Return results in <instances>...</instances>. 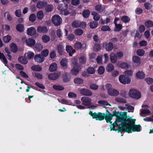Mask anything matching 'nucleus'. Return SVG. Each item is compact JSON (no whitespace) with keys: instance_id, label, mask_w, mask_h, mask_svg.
<instances>
[{"instance_id":"obj_1","label":"nucleus","mask_w":153,"mask_h":153,"mask_svg":"<svg viewBox=\"0 0 153 153\" xmlns=\"http://www.w3.org/2000/svg\"><path fill=\"white\" fill-rule=\"evenodd\" d=\"M128 118L126 120V125L128 126V130H126L128 133H132L133 132H139L141 131V125L140 124H135L136 119L131 118V117Z\"/></svg>"},{"instance_id":"obj_2","label":"nucleus","mask_w":153,"mask_h":153,"mask_svg":"<svg viewBox=\"0 0 153 153\" xmlns=\"http://www.w3.org/2000/svg\"><path fill=\"white\" fill-rule=\"evenodd\" d=\"M89 114L94 119H95L97 120L102 121L104 120L105 118V114L99 112L97 113L95 112L93 113L91 111L89 112Z\"/></svg>"},{"instance_id":"obj_3","label":"nucleus","mask_w":153,"mask_h":153,"mask_svg":"<svg viewBox=\"0 0 153 153\" xmlns=\"http://www.w3.org/2000/svg\"><path fill=\"white\" fill-rule=\"evenodd\" d=\"M129 95L133 99L138 100L141 98V95L138 90L134 88H131L129 90Z\"/></svg>"},{"instance_id":"obj_4","label":"nucleus","mask_w":153,"mask_h":153,"mask_svg":"<svg viewBox=\"0 0 153 153\" xmlns=\"http://www.w3.org/2000/svg\"><path fill=\"white\" fill-rule=\"evenodd\" d=\"M53 23L55 26H58L61 25L62 22V18L58 15L53 16L51 18Z\"/></svg>"},{"instance_id":"obj_5","label":"nucleus","mask_w":153,"mask_h":153,"mask_svg":"<svg viewBox=\"0 0 153 153\" xmlns=\"http://www.w3.org/2000/svg\"><path fill=\"white\" fill-rule=\"evenodd\" d=\"M126 115L124 114L123 115L121 116L122 119H120L118 117L116 118L115 121L110 126H112V127H115V126H117L118 125L117 123L120 122H121V124H126Z\"/></svg>"},{"instance_id":"obj_6","label":"nucleus","mask_w":153,"mask_h":153,"mask_svg":"<svg viewBox=\"0 0 153 153\" xmlns=\"http://www.w3.org/2000/svg\"><path fill=\"white\" fill-rule=\"evenodd\" d=\"M119 79L120 82L123 84H129L131 81V79L129 76L124 75H120Z\"/></svg>"},{"instance_id":"obj_7","label":"nucleus","mask_w":153,"mask_h":153,"mask_svg":"<svg viewBox=\"0 0 153 153\" xmlns=\"http://www.w3.org/2000/svg\"><path fill=\"white\" fill-rule=\"evenodd\" d=\"M82 104L85 106H89L91 105V99L86 97H83L81 99Z\"/></svg>"},{"instance_id":"obj_8","label":"nucleus","mask_w":153,"mask_h":153,"mask_svg":"<svg viewBox=\"0 0 153 153\" xmlns=\"http://www.w3.org/2000/svg\"><path fill=\"white\" fill-rule=\"evenodd\" d=\"M126 114V120L127 119V112H119V111H117L116 110H115L113 112V114H111V115L112 116V117L114 116H116V118H118L120 119H122L121 116L123 115V114Z\"/></svg>"},{"instance_id":"obj_9","label":"nucleus","mask_w":153,"mask_h":153,"mask_svg":"<svg viewBox=\"0 0 153 153\" xmlns=\"http://www.w3.org/2000/svg\"><path fill=\"white\" fill-rule=\"evenodd\" d=\"M102 47L105 48L107 51H110L113 49L114 45L111 42L108 43L105 42L103 44Z\"/></svg>"},{"instance_id":"obj_10","label":"nucleus","mask_w":153,"mask_h":153,"mask_svg":"<svg viewBox=\"0 0 153 153\" xmlns=\"http://www.w3.org/2000/svg\"><path fill=\"white\" fill-rule=\"evenodd\" d=\"M61 75V72H58L54 73H50L48 75V78L51 80H55L58 78Z\"/></svg>"},{"instance_id":"obj_11","label":"nucleus","mask_w":153,"mask_h":153,"mask_svg":"<svg viewBox=\"0 0 153 153\" xmlns=\"http://www.w3.org/2000/svg\"><path fill=\"white\" fill-rule=\"evenodd\" d=\"M80 93L82 94L87 96H91L92 94L91 91L85 88L81 89L80 90Z\"/></svg>"},{"instance_id":"obj_12","label":"nucleus","mask_w":153,"mask_h":153,"mask_svg":"<svg viewBox=\"0 0 153 153\" xmlns=\"http://www.w3.org/2000/svg\"><path fill=\"white\" fill-rule=\"evenodd\" d=\"M65 48L67 52L68 53L69 55L70 56H72L73 54L76 52L75 50L73 49L71 45H67Z\"/></svg>"},{"instance_id":"obj_13","label":"nucleus","mask_w":153,"mask_h":153,"mask_svg":"<svg viewBox=\"0 0 153 153\" xmlns=\"http://www.w3.org/2000/svg\"><path fill=\"white\" fill-rule=\"evenodd\" d=\"M47 4L48 2L46 1H40L37 3L36 7L39 9H42L45 7Z\"/></svg>"},{"instance_id":"obj_14","label":"nucleus","mask_w":153,"mask_h":153,"mask_svg":"<svg viewBox=\"0 0 153 153\" xmlns=\"http://www.w3.org/2000/svg\"><path fill=\"white\" fill-rule=\"evenodd\" d=\"M68 7V4L66 3H64L63 4H59L57 6V9L60 10L62 13V14L63 10L67 9Z\"/></svg>"},{"instance_id":"obj_15","label":"nucleus","mask_w":153,"mask_h":153,"mask_svg":"<svg viewBox=\"0 0 153 153\" xmlns=\"http://www.w3.org/2000/svg\"><path fill=\"white\" fill-rule=\"evenodd\" d=\"M27 34L30 36L35 35L36 32V29L33 27H31L28 28L27 29Z\"/></svg>"},{"instance_id":"obj_16","label":"nucleus","mask_w":153,"mask_h":153,"mask_svg":"<svg viewBox=\"0 0 153 153\" xmlns=\"http://www.w3.org/2000/svg\"><path fill=\"white\" fill-rule=\"evenodd\" d=\"M71 78L70 74L68 73L65 72L62 75V80L64 82H68L70 80Z\"/></svg>"},{"instance_id":"obj_17","label":"nucleus","mask_w":153,"mask_h":153,"mask_svg":"<svg viewBox=\"0 0 153 153\" xmlns=\"http://www.w3.org/2000/svg\"><path fill=\"white\" fill-rule=\"evenodd\" d=\"M108 94L112 96H116L119 94V92L114 89H111L108 90Z\"/></svg>"},{"instance_id":"obj_18","label":"nucleus","mask_w":153,"mask_h":153,"mask_svg":"<svg viewBox=\"0 0 153 153\" xmlns=\"http://www.w3.org/2000/svg\"><path fill=\"white\" fill-rule=\"evenodd\" d=\"M119 125L122 126L121 127L119 126V130H118V132L119 133L120 132L121 133H123V131L125 132H127V131H126V130H128V127H127L126 125V124H119Z\"/></svg>"},{"instance_id":"obj_19","label":"nucleus","mask_w":153,"mask_h":153,"mask_svg":"<svg viewBox=\"0 0 153 153\" xmlns=\"http://www.w3.org/2000/svg\"><path fill=\"white\" fill-rule=\"evenodd\" d=\"M34 59L36 62L39 63L42 62L44 60V58L40 54L36 55Z\"/></svg>"},{"instance_id":"obj_20","label":"nucleus","mask_w":153,"mask_h":153,"mask_svg":"<svg viewBox=\"0 0 153 153\" xmlns=\"http://www.w3.org/2000/svg\"><path fill=\"white\" fill-rule=\"evenodd\" d=\"M57 67L56 63L53 62L50 65L49 70L50 72H54L57 70Z\"/></svg>"},{"instance_id":"obj_21","label":"nucleus","mask_w":153,"mask_h":153,"mask_svg":"<svg viewBox=\"0 0 153 153\" xmlns=\"http://www.w3.org/2000/svg\"><path fill=\"white\" fill-rule=\"evenodd\" d=\"M26 43L29 46L31 47L35 45L36 41L33 38H29L26 40Z\"/></svg>"},{"instance_id":"obj_22","label":"nucleus","mask_w":153,"mask_h":153,"mask_svg":"<svg viewBox=\"0 0 153 153\" xmlns=\"http://www.w3.org/2000/svg\"><path fill=\"white\" fill-rule=\"evenodd\" d=\"M110 59L111 62L113 64L116 63L117 61V57L116 54L114 53L111 54L110 56Z\"/></svg>"},{"instance_id":"obj_23","label":"nucleus","mask_w":153,"mask_h":153,"mask_svg":"<svg viewBox=\"0 0 153 153\" xmlns=\"http://www.w3.org/2000/svg\"><path fill=\"white\" fill-rule=\"evenodd\" d=\"M79 69L78 66H75L71 69V72L73 75H76L79 73Z\"/></svg>"},{"instance_id":"obj_24","label":"nucleus","mask_w":153,"mask_h":153,"mask_svg":"<svg viewBox=\"0 0 153 153\" xmlns=\"http://www.w3.org/2000/svg\"><path fill=\"white\" fill-rule=\"evenodd\" d=\"M37 31L39 33H45L48 32V30L45 26H39L37 28Z\"/></svg>"},{"instance_id":"obj_25","label":"nucleus","mask_w":153,"mask_h":153,"mask_svg":"<svg viewBox=\"0 0 153 153\" xmlns=\"http://www.w3.org/2000/svg\"><path fill=\"white\" fill-rule=\"evenodd\" d=\"M60 64L64 69L68 68L67 61L65 59H62L60 62Z\"/></svg>"},{"instance_id":"obj_26","label":"nucleus","mask_w":153,"mask_h":153,"mask_svg":"<svg viewBox=\"0 0 153 153\" xmlns=\"http://www.w3.org/2000/svg\"><path fill=\"white\" fill-rule=\"evenodd\" d=\"M16 29L19 32H22L24 30V25L21 24H18L16 26Z\"/></svg>"},{"instance_id":"obj_27","label":"nucleus","mask_w":153,"mask_h":153,"mask_svg":"<svg viewBox=\"0 0 153 153\" xmlns=\"http://www.w3.org/2000/svg\"><path fill=\"white\" fill-rule=\"evenodd\" d=\"M57 48L59 54L60 55H62L63 54L64 49L63 46L62 44H59L57 46Z\"/></svg>"},{"instance_id":"obj_28","label":"nucleus","mask_w":153,"mask_h":153,"mask_svg":"<svg viewBox=\"0 0 153 153\" xmlns=\"http://www.w3.org/2000/svg\"><path fill=\"white\" fill-rule=\"evenodd\" d=\"M90 13L91 12L89 10L86 9L83 10L82 15L84 18H87L88 17Z\"/></svg>"},{"instance_id":"obj_29","label":"nucleus","mask_w":153,"mask_h":153,"mask_svg":"<svg viewBox=\"0 0 153 153\" xmlns=\"http://www.w3.org/2000/svg\"><path fill=\"white\" fill-rule=\"evenodd\" d=\"M136 77L140 79H143L145 77V74L142 71H138L136 74Z\"/></svg>"},{"instance_id":"obj_30","label":"nucleus","mask_w":153,"mask_h":153,"mask_svg":"<svg viewBox=\"0 0 153 153\" xmlns=\"http://www.w3.org/2000/svg\"><path fill=\"white\" fill-rule=\"evenodd\" d=\"M117 66L120 68L124 69H127L128 68V64L124 62L119 64L118 63Z\"/></svg>"},{"instance_id":"obj_31","label":"nucleus","mask_w":153,"mask_h":153,"mask_svg":"<svg viewBox=\"0 0 153 153\" xmlns=\"http://www.w3.org/2000/svg\"><path fill=\"white\" fill-rule=\"evenodd\" d=\"M91 15L94 16L93 19L95 21H98L100 19V15L95 11L92 12Z\"/></svg>"},{"instance_id":"obj_32","label":"nucleus","mask_w":153,"mask_h":153,"mask_svg":"<svg viewBox=\"0 0 153 153\" xmlns=\"http://www.w3.org/2000/svg\"><path fill=\"white\" fill-rule=\"evenodd\" d=\"M95 10L99 13H100L103 11L104 8L101 4H97L95 7Z\"/></svg>"},{"instance_id":"obj_33","label":"nucleus","mask_w":153,"mask_h":153,"mask_svg":"<svg viewBox=\"0 0 153 153\" xmlns=\"http://www.w3.org/2000/svg\"><path fill=\"white\" fill-rule=\"evenodd\" d=\"M10 49L13 53H16L18 50V47L16 44L14 43H11L10 44Z\"/></svg>"},{"instance_id":"obj_34","label":"nucleus","mask_w":153,"mask_h":153,"mask_svg":"<svg viewBox=\"0 0 153 153\" xmlns=\"http://www.w3.org/2000/svg\"><path fill=\"white\" fill-rule=\"evenodd\" d=\"M34 47L36 50L39 51H41L43 48V45L40 43H37Z\"/></svg>"},{"instance_id":"obj_35","label":"nucleus","mask_w":153,"mask_h":153,"mask_svg":"<svg viewBox=\"0 0 153 153\" xmlns=\"http://www.w3.org/2000/svg\"><path fill=\"white\" fill-rule=\"evenodd\" d=\"M121 20L125 23L129 22L130 21V18L128 16H123L121 18Z\"/></svg>"},{"instance_id":"obj_36","label":"nucleus","mask_w":153,"mask_h":153,"mask_svg":"<svg viewBox=\"0 0 153 153\" xmlns=\"http://www.w3.org/2000/svg\"><path fill=\"white\" fill-rule=\"evenodd\" d=\"M37 16L38 19L41 20L44 16V14L43 11L42 10L38 11L37 14Z\"/></svg>"},{"instance_id":"obj_37","label":"nucleus","mask_w":153,"mask_h":153,"mask_svg":"<svg viewBox=\"0 0 153 153\" xmlns=\"http://www.w3.org/2000/svg\"><path fill=\"white\" fill-rule=\"evenodd\" d=\"M32 70L36 71H40L42 70V68L39 65H34L31 67Z\"/></svg>"},{"instance_id":"obj_38","label":"nucleus","mask_w":153,"mask_h":153,"mask_svg":"<svg viewBox=\"0 0 153 153\" xmlns=\"http://www.w3.org/2000/svg\"><path fill=\"white\" fill-rule=\"evenodd\" d=\"M74 83L77 84H80L83 83V79L80 78L76 77L74 80Z\"/></svg>"},{"instance_id":"obj_39","label":"nucleus","mask_w":153,"mask_h":153,"mask_svg":"<svg viewBox=\"0 0 153 153\" xmlns=\"http://www.w3.org/2000/svg\"><path fill=\"white\" fill-rule=\"evenodd\" d=\"M114 68V67L113 65L111 63L108 64L106 67V70L108 72L112 71Z\"/></svg>"},{"instance_id":"obj_40","label":"nucleus","mask_w":153,"mask_h":153,"mask_svg":"<svg viewBox=\"0 0 153 153\" xmlns=\"http://www.w3.org/2000/svg\"><path fill=\"white\" fill-rule=\"evenodd\" d=\"M110 115L111 114H109L108 115H106L105 114V119L107 123H111L112 122L111 121L113 117L112 116Z\"/></svg>"},{"instance_id":"obj_41","label":"nucleus","mask_w":153,"mask_h":153,"mask_svg":"<svg viewBox=\"0 0 153 153\" xmlns=\"http://www.w3.org/2000/svg\"><path fill=\"white\" fill-rule=\"evenodd\" d=\"M18 60L22 64H26L28 62V61L22 56L19 57Z\"/></svg>"},{"instance_id":"obj_42","label":"nucleus","mask_w":153,"mask_h":153,"mask_svg":"<svg viewBox=\"0 0 153 153\" xmlns=\"http://www.w3.org/2000/svg\"><path fill=\"white\" fill-rule=\"evenodd\" d=\"M86 71L89 74H94L96 71L94 67H89L86 69Z\"/></svg>"},{"instance_id":"obj_43","label":"nucleus","mask_w":153,"mask_h":153,"mask_svg":"<svg viewBox=\"0 0 153 153\" xmlns=\"http://www.w3.org/2000/svg\"><path fill=\"white\" fill-rule=\"evenodd\" d=\"M146 26L147 27H152L153 26V22L151 20H148L144 22Z\"/></svg>"},{"instance_id":"obj_44","label":"nucleus","mask_w":153,"mask_h":153,"mask_svg":"<svg viewBox=\"0 0 153 153\" xmlns=\"http://www.w3.org/2000/svg\"><path fill=\"white\" fill-rule=\"evenodd\" d=\"M101 49V46L100 44L96 43L94 44L93 48V50L96 52H98Z\"/></svg>"},{"instance_id":"obj_45","label":"nucleus","mask_w":153,"mask_h":153,"mask_svg":"<svg viewBox=\"0 0 153 153\" xmlns=\"http://www.w3.org/2000/svg\"><path fill=\"white\" fill-rule=\"evenodd\" d=\"M98 23L96 21H93L91 22L89 24V26L91 29H94L96 28L98 26Z\"/></svg>"},{"instance_id":"obj_46","label":"nucleus","mask_w":153,"mask_h":153,"mask_svg":"<svg viewBox=\"0 0 153 153\" xmlns=\"http://www.w3.org/2000/svg\"><path fill=\"white\" fill-rule=\"evenodd\" d=\"M132 60L134 63L140 64V59L138 56H133L132 57Z\"/></svg>"},{"instance_id":"obj_47","label":"nucleus","mask_w":153,"mask_h":153,"mask_svg":"<svg viewBox=\"0 0 153 153\" xmlns=\"http://www.w3.org/2000/svg\"><path fill=\"white\" fill-rule=\"evenodd\" d=\"M53 88L54 89L57 91L63 90L64 89L63 86L60 85H54L53 86Z\"/></svg>"},{"instance_id":"obj_48","label":"nucleus","mask_w":153,"mask_h":153,"mask_svg":"<svg viewBox=\"0 0 153 153\" xmlns=\"http://www.w3.org/2000/svg\"><path fill=\"white\" fill-rule=\"evenodd\" d=\"M115 101L119 103H125L127 102L126 100L125 99L119 97L116 98L115 99Z\"/></svg>"},{"instance_id":"obj_49","label":"nucleus","mask_w":153,"mask_h":153,"mask_svg":"<svg viewBox=\"0 0 153 153\" xmlns=\"http://www.w3.org/2000/svg\"><path fill=\"white\" fill-rule=\"evenodd\" d=\"M53 9V7L52 5H47L45 8V10L46 12H49L52 11Z\"/></svg>"},{"instance_id":"obj_50","label":"nucleus","mask_w":153,"mask_h":153,"mask_svg":"<svg viewBox=\"0 0 153 153\" xmlns=\"http://www.w3.org/2000/svg\"><path fill=\"white\" fill-rule=\"evenodd\" d=\"M6 18L8 20L10 21H11L12 20L13 18L11 16V15L10 14L9 12H6L5 13L4 17L6 18Z\"/></svg>"},{"instance_id":"obj_51","label":"nucleus","mask_w":153,"mask_h":153,"mask_svg":"<svg viewBox=\"0 0 153 153\" xmlns=\"http://www.w3.org/2000/svg\"><path fill=\"white\" fill-rule=\"evenodd\" d=\"M42 39L43 42L46 43L50 41V38L49 36L45 35L42 36Z\"/></svg>"},{"instance_id":"obj_52","label":"nucleus","mask_w":153,"mask_h":153,"mask_svg":"<svg viewBox=\"0 0 153 153\" xmlns=\"http://www.w3.org/2000/svg\"><path fill=\"white\" fill-rule=\"evenodd\" d=\"M83 33V31L81 29H77L74 31L75 34L77 36H81Z\"/></svg>"},{"instance_id":"obj_53","label":"nucleus","mask_w":153,"mask_h":153,"mask_svg":"<svg viewBox=\"0 0 153 153\" xmlns=\"http://www.w3.org/2000/svg\"><path fill=\"white\" fill-rule=\"evenodd\" d=\"M25 56L26 58L28 59H30L33 58L34 56V54L33 53L29 52L27 53H25Z\"/></svg>"},{"instance_id":"obj_54","label":"nucleus","mask_w":153,"mask_h":153,"mask_svg":"<svg viewBox=\"0 0 153 153\" xmlns=\"http://www.w3.org/2000/svg\"><path fill=\"white\" fill-rule=\"evenodd\" d=\"M145 51L143 49H139L137 51V55L140 56H142L144 54Z\"/></svg>"},{"instance_id":"obj_55","label":"nucleus","mask_w":153,"mask_h":153,"mask_svg":"<svg viewBox=\"0 0 153 153\" xmlns=\"http://www.w3.org/2000/svg\"><path fill=\"white\" fill-rule=\"evenodd\" d=\"M79 61L80 63L82 64H85L86 62V58L85 56H81L79 59Z\"/></svg>"},{"instance_id":"obj_56","label":"nucleus","mask_w":153,"mask_h":153,"mask_svg":"<svg viewBox=\"0 0 153 153\" xmlns=\"http://www.w3.org/2000/svg\"><path fill=\"white\" fill-rule=\"evenodd\" d=\"M36 16L34 13L31 14L29 17V20L30 22H34L36 19Z\"/></svg>"},{"instance_id":"obj_57","label":"nucleus","mask_w":153,"mask_h":153,"mask_svg":"<svg viewBox=\"0 0 153 153\" xmlns=\"http://www.w3.org/2000/svg\"><path fill=\"white\" fill-rule=\"evenodd\" d=\"M11 36L9 35H8L6 36H4L3 38L4 41L5 43H8L10 41L11 39Z\"/></svg>"},{"instance_id":"obj_58","label":"nucleus","mask_w":153,"mask_h":153,"mask_svg":"<svg viewBox=\"0 0 153 153\" xmlns=\"http://www.w3.org/2000/svg\"><path fill=\"white\" fill-rule=\"evenodd\" d=\"M111 29L110 27L107 25H103L101 27V30L102 31H110Z\"/></svg>"},{"instance_id":"obj_59","label":"nucleus","mask_w":153,"mask_h":153,"mask_svg":"<svg viewBox=\"0 0 153 153\" xmlns=\"http://www.w3.org/2000/svg\"><path fill=\"white\" fill-rule=\"evenodd\" d=\"M105 71V68L103 66H100L98 69V73L100 75L102 74Z\"/></svg>"},{"instance_id":"obj_60","label":"nucleus","mask_w":153,"mask_h":153,"mask_svg":"<svg viewBox=\"0 0 153 153\" xmlns=\"http://www.w3.org/2000/svg\"><path fill=\"white\" fill-rule=\"evenodd\" d=\"M122 25L120 24H118L115 25L114 28V30L116 32H118L120 31L122 28Z\"/></svg>"},{"instance_id":"obj_61","label":"nucleus","mask_w":153,"mask_h":153,"mask_svg":"<svg viewBox=\"0 0 153 153\" xmlns=\"http://www.w3.org/2000/svg\"><path fill=\"white\" fill-rule=\"evenodd\" d=\"M82 44L80 42H77L74 45L75 48L77 50L80 49L82 47Z\"/></svg>"},{"instance_id":"obj_62","label":"nucleus","mask_w":153,"mask_h":153,"mask_svg":"<svg viewBox=\"0 0 153 153\" xmlns=\"http://www.w3.org/2000/svg\"><path fill=\"white\" fill-rule=\"evenodd\" d=\"M99 86L95 84H92L90 86V88L93 90H96L98 89Z\"/></svg>"},{"instance_id":"obj_63","label":"nucleus","mask_w":153,"mask_h":153,"mask_svg":"<svg viewBox=\"0 0 153 153\" xmlns=\"http://www.w3.org/2000/svg\"><path fill=\"white\" fill-rule=\"evenodd\" d=\"M145 81L148 84H151L153 82V79L150 77H148L146 78Z\"/></svg>"},{"instance_id":"obj_64","label":"nucleus","mask_w":153,"mask_h":153,"mask_svg":"<svg viewBox=\"0 0 153 153\" xmlns=\"http://www.w3.org/2000/svg\"><path fill=\"white\" fill-rule=\"evenodd\" d=\"M72 25L74 27H79V23L78 21H74L72 23Z\"/></svg>"}]
</instances>
